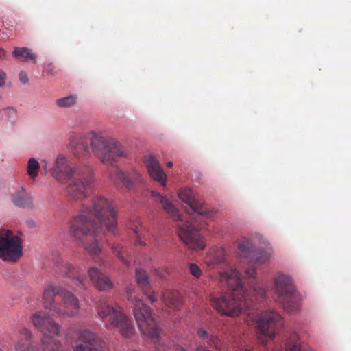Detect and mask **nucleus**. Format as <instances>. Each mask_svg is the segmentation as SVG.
Here are the masks:
<instances>
[{
    "label": "nucleus",
    "mask_w": 351,
    "mask_h": 351,
    "mask_svg": "<svg viewBox=\"0 0 351 351\" xmlns=\"http://www.w3.org/2000/svg\"><path fill=\"white\" fill-rule=\"evenodd\" d=\"M152 195L158 197L162 208L174 221H180V223L178 224V236L181 240L190 249L195 250L204 249L206 241L199 234V231L204 228V225L201 222L206 217L208 212L200 202L198 196L189 188L182 189L179 191V198L189 207L186 211L190 215V221H183L178 210L166 197L154 191L152 192Z\"/></svg>",
    "instance_id": "1"
},
{
    "label": "nucleus",
    "mask_w": 351,
    "mask_h": 351,
    "mask_svg": "<svg viewBox=\"0 0 351 351\" xmlns=\"http://www.w3.org/2000/svg\"><path fill=\"white\" fill-rule=\"evenodd\" d=\"M118 210L115 203L102 195L95 196L90 206L82 205L79 213L71 219V231L73 236L80 239L82 235L99 227L92 219L94 217L101 227L114 236L118 235Z\"/></svg>",
    "instance_id": "2"
},
{
    "label": "nucleus",
    "mask_w": 351,
    "mask_h": 351,
    "mask_svg": "<svg viewBox=\"0 0 351 351\" xmlns=\"http://www.w3.org/2000/svg\"><path fill=\"white\" fill-rule=\"evenodd\" d=\"M52 176L59 182L66 184V196L70 200L82 202L88 196L94 181L93 169L88 165L72 167L67 158L62 155L57 156L51 169Z\"/></svg>",
    "instance_id": "3"
},
{
    "label": "nucleus",
    "mask_w": 351,
    "mask_h": 351,
    "mask_svg": "<svg viewBox=\"0 0 351 351\" xmlns=\"http://www.w3.org/2000/svg\"><path fill=\"white\" fill-rule=\"evenodd\" d=\"M219 280L230 291L210 295L211 305L218 313L229 317H237L243 309L250 308L251 300L248 298L247 290L237 270L230 269L219 273Z\"/></svg>",
    "instance_id": "4"
},
{
    "label": "nucleus",
    "mask_w": 351,
    "mask_h": 351,
    "mask_svg": "<svg viewBox=\"0 0 351 351\" xmlns=\"http://www.w3.org/2000/svg\"><path fill=\"white\" fill-rule=\"evenodd\" d=\"M127 298L133 304V313L141 333L149 337L154 343H158L160 340L161 328L149 307L142 302L134 287L128 289Z\"/></svg>",
    "instance_id": "5"
},
{
    "label": "nucleus",
    "mask_w": 351,
    "mask_h": 351,
    "mask_svg": "<svg viewBox=\"0 0 351 351\" xmlns=\"http://www.w3.org/2000/svg\"><path fill=\"white\" fill-rule=\"evenodd\" d=\"M96 311L98 317L106 322V328H117L125 338L133 336L134 328L121 307L117 303L112 304L105 299H100L97 302Z\"/></svg>",
    "instance_id": "6"
},
{
    "label": "nucleus",
    "mask_w": 351,
    "mask_h": 351,
    "mask_svg": "<svg viewBox=\"0 0 351 351\" xmlns=\"http://www.w3.org/2000/svg\"><path fill=\"white\" fill-rule=\"evenodd\" d=\"M89 140L94 155L104 164L112 165L118 158L127 156L122 145L111 136L93 132Z\"/></svg>",
    "instance_id": "7"
},
{
    "label": "nucleus",
    "mask_w": 351,
    "mask_h": 351,
    "mask_svg": "<svg viewBox=\"0 0 351 351\" xmlns=\"http://www.w3.org/2000/svg\"><path fill=\"white\" fill-rule=\"evenodd\" d=\"M273 290L278 301L289 314L295 315L300 311L302 297L296 290L291 278L283 274H277L274 280Z\"/></svg>",
    "instance_id": "8"
},
{
    "label": "nucleus",
    "mask_w": 351,
    "mask_h": 351,
    "mask_svg": "<svg viewBox=\"0 0 351 351\" xmlns=\"http://www.w3.org/2000/svg\"><path fill=\"white\" fill-rule=\"evenodd\" d=\"M33 325L44 335L42 346L44 351H60V342L54 339L60 333V326L46 313L36 312L32 315Z\"/></svg>",
    "instance_id": "9"
},
{
    "label": "nucleus",
    "mask_w": 351,
    "mask_h": 351,
    "mask_svg": "<svg viewBox=\"0 0 351 351\" xmlns=\"http://www.w3.org/2000/svg\"><path fill=\"white\" fill-rule=\"evenodd\" d=\"M256 324L258 337L263 344H266L265 339H273L282 326V317L275 311H267L261 313H252L247 319Z\"/></svg>",
    "instance_id": "10"
},
{
    "label": "nucleus",
    "mask_w": 351,
    "mask_h": 351,
    "mask_svg": "<svg viewBox=\"0 0 351 351\" xmlns=\"http://www.w3.org/2000/svg\"><path fill=\"white\" fill-rule=\"evenodd\" d=\"M22 256V241L12 231L0 229V258L15 262Z\"/></svg>",
    "instance_id": "11"
},
{
    "label": "nucleus",
    "mask_w": 351,
    "mask_h": 351,
    "mask_svg": "<svg viewBox=\"0 0 351 351\" xmlns=\"http://www.w3.org/2000/svg\"><path fill=\"white\" fill-rule=\"evenodd\" d=\"M78 341L74 351H104V341L95 333L89 330H80Z\"/></svg>",
    "instance_id": "12"
},
{
    "label": "nucleus",
    "mask_w": 351,
    "mask_h": 351,
    "mask_svg": "<svg viewBox=\"0 0 351 351\" xmlns=\"http://www.w3.org/2000/svg\"><path fill=\"white\" fill-rule=\"evenodd\" d=\"M62 304H58L55 315L58 317H75L79 313L80 304L78 298L71 291L64 288L60 295Z\"/></svg>",
    "instance_id": "13"
},
{
    "label": "nucleus",
    "mask_w": 351,
    "mask_h": 351,
    "mask_svg": "<svg viewBox=\"0 0 351 351\" xmlns=\"http://www.w3.org/2000/svg\"><path fill=\"white\" fill-rule=\"evenodd\" d=\"M71 224V221L69 222ZM69 234L70 236L78 244L81 245L84 250L91 256L99 255L102 250V245L100 243L97 239V234L99 232V227H94L93 230L89 233L82 235L80 239L75 237L71 231V225H69Z\"/></svg>",
    "instance_id": "14"
},
{
    "label": "nucleus",
    "mask_w": 351,
    "mask_h": 351,
    "mask_svg": "<svg viewBox=\"0 0 351 351\" xmlns=\"http://www.w3.org/2000/svg\"><path fill=\"white\" fill-rule=\"evenodd\" d=\"M80 267L75 266L71 263L60 261L57 263L56 271L57 273L71 278L72 283L80 290L86 289V277L84 275H78L74 277V274L80 273Z\"/></svg>",
    "instance_id": "15"
},
{
    "label": "nucleus",
    "mask_w": 351,
    "mask_h": 351,
    "mask_svg": "<svg viewBox=\"0 0 351 351\" xmlns=\"http://www.w3.org/2000/svg\"><path fill=\"white\" fill-rule=\"evenodd\" d=\"M143 161L151 178L161 186H165L167 176L158 160L153 155H147L144 157Z\"/></svg>",
    "instance_id": "16"
},
{
    "label": "nucleus",
    "mask_w": 351,
    "mask_h": 351,
    "mask_svg": "<svg viewBox=\"0 0 351 351\" xmlns=\"http://www.w3.org/2000/svg\"><path fill=\"white\" fill-rule=\"evenodd\" d=\"M111 178L114 182H121L128 190H131L136 183L141 182V174L136 169L128 171L116 170Z\"/></svg>",
    "instance_id": "17"
},
{
    "label": "nucleus",
    "mask_w": 351,
    "mask_h": 351,
    "mask_svg": "<svg viewBox=\"0 0 351 351\" xmlns=\"http://www.w3.org/2000/svg\"><path fill=\"white\" fill-rule=\"evenodd\" d=\"M63 289L64 288L60 285L57 286L53 283H49L43 290L42 297L43 306L53 315L58 306V304L55 302L54 297L56 295L60 296Z\"/></svg>",
    "instance_id": "18"
},
{
    "label": "nucleus",
    "mask_w": 351,
    "mask_h": 351,
    "mask_svg": "<svg viewBox=\"0 0 351 351\" xmlns=\"http://www.w3.org/2000/svg\"><path fill=\"white\" fill-rule=\"evenodd\" d=\"M88 275L93 285L100 291L111 289L113 283L110 278L102 272L101 269L96 267H90L88 269Z\"/></svg>",
    "instance_id": "19"
},
{
    "label": "nucleus",
    "mask_w": 351,
    "mask_h": 351,
    "mask_svg": "<svg viewBox=\"0 0 351 351\" xmlns=\"http://www.w3.org/2000/svg\"><path fill=\"white\" fill-rule=\"evenodd\" d=\"M12 202L17 207L32 209L34 207L32 196L21 187L11 195Z\"/></svg>",
    "instance_id": "20"
},
{
    "label": "nucleus",
    "mask_w": 351,
    "mask_h": 351,
    "mask_svg": "<svg viewBox=\"0 0 351 351\" xmlns=\"http://www.w3.org/2000/svg\"><path fill=\"white\" fill-rule=\"evenodd\" d=\"M271 253L269 251L255 252L252 254L251 258H249L250 263L252 264L247 269H245V274L246 277L249 278H255L256 276V269L254 264L263 265L269 261Z\"/></svg>",
    "instance_id": "21"
},
{
    "label": "nucleus",
    "mask_w": 351,
    "mask_h": 351,
    "mask_svg": "<svg viewBox=\"0 0 351 351\" xmlns=\"http://www.w3.org/2000/svg\"><path fill=\"white\" fill-rule=\"evenodd\" d=\"M136 278L138 287L142 289L143 293L147 295V299H149L152 303L157 301L155 293L154 291L151 293L148 292L149 282L146 271L142 269H137L136 270Z\"/></svg>",
    "instance_id": "22"
},
{
    "label": "nucleus",
    "mask_w": 351,
    "mask_h": 351,
    "mask_svg": "<svg viewBox=\"0 0 351 351\" xmlns=\"http://www.w3.org/2000/svg\"><path fill=\"white\" fill-rule=\"evenodd\" d=\"M70 146L73 155L77 157L85 156L89 153L88 141L84 136L72 137L70 140Z\"/></svg>",
    "instance_id": "23"
},
{
    "label": "nucleus",
    "mask_w": 351,
    "mask_h": 351,
    "mask_svg": "<svg viewBox=\"0 0 351 351\" xmlns=\"http://www.w3.org/2000/svg\"><path fill=\"white\" fill-rule=\"evenodd\" d=\"M225 250L223 248H214L210 250L204 257V261L209 267H214L225 261Z\"/></svg>",
    "instance_id": "24"
},
{
    "label": "nucleus",
    "mask_w": 351,
    "mask_h": 351,
    "mask_svg": "<svg viewBox=\"0 0 351 351\" xmlns=\"http://www.w3.org/2000/svg\"><path fill=\"white\" fill-rule=\"evenodd\" d=\"M286 351H313L308 346L302 345L299 335L291 332L287 337L285 343Z\"/></svg>",
    "instance_id": "25"
},
{
    "label": "nucleus",
    "mask_w": 351,
    "mask_h": 351,
    "mask_svg": "<svg viewBox=\"0 0 351 351\" xmlns=\"http://www.w3.org/2000/svg\"><path fill=\"white\" fill-rule=\"evenodd\" d=\"M162 300L169 308L178 309L181 304L180 293L173 289L166 290L162 292Z\"/></svg>",
    "instance_id": "26"
},
{
    "label": "nucleus",
    "mask_w": 351,
    "mask_h": 351,
    "mask_svg": "<svg viewBox=\"0 0 351 351\" xmlns=\"http://www.w3.org/2000/svg\"><path fill=\"white\" fill-rule=\"evenodd\" d=\"M19 334V339L15 346V351H30L31 332L27 328H23L20 329Z\"/></svg>",
    "instance_id": "27"
},
{
    "label": "nucleus",
    "mask_w": 351,
    "mask_h": 351,
    "mask_svg": "<svg viewBox=\"0 0 351 351\" xmlns=\"http://www.w3.org/2000/svg\"><path fill=\"white\" fill-rule=\"evenodd\" d=\"M237 247L239 256L247 259L251 258L254 254V246L252 241L246 237H241L237 240Z\"/></svg>",
    "instance_id": "28"
},
{
    "label": "nucleus",
    "mask_w": 351,
    "mask_h": 351,
    "mask_svg": "<svg viewBox=\"0 0 351 351\" xmlns=\"http://www.w3.org/2000/svg\"><path fill=\"white\" fill-rule=\"evenodd\" d=\"M12 55L16 58L24 62H36L37 55L32 52V49L27 47H18L14 49Z\"/></svg>",
    "instance_id": "29"
},
{
    "label": "nucleus",
    "mask_w": 351,
    "mask_h": 351,
    "mask_svg": "<svg viewBox=\"0 0 351 351\" xmlns=\"http://www.w3.org/2000/svg\"><path fill=\"white\" fill-rule=\"evenodd\" d=\"M77 101L76 95H70L56 100V104L60 108H69L73 107Z\"/></svg>",
    "instance_id": "30"
},
{
    "label": "nucleus",
    "mask_w": 351,
    "mask_h": 351,
    "mask_svg": "<svg viewBox=\"0 0 351 351\" xmlns=\"http://www.w3.org/2000/svg\"><path fill=\"white\" fill-rule=\"evenodd\" d=\"M197 334L201 339L206 341L209 345L213 346L216 349H219L218 337L210 335L208 332L202 328L197 330Z\"/></svg>",
    "instance_id": "31"
},
{
    "label": "nucleus",
    "mask_w": 351,
    "mask_h": 351,
    "mask_svg": "<svg viewBox=\"0 0 351 351\" xmlns=\"http://www.w3.org/2000/svg\"><path fill=\"white\" fill-rule=\"evenodd\" d=\"M40 165L38 162L34 158H30L27 163V173L29 177L34 179L38 176V171Z\"/></svg>",
    "instance_id": "32"
},
{
    "label": "nucleus",
    "mask_w": 351,
    "mask_h": 351,
    "mask_svg": "<svg viewBox=\"0 0 351 351\" xmlns=\"http://www.w3.org/2000/svg\"><path fill=\"white\" fill-rule=\"evenodd\" d=\"M187 267L190 274L194 279H199L203 275V271L201 268L195 263H188Z\"/></svg>",
    "instance_id": "33"
},
{
    "label": "nucleus",
    "mask_w": 351,
    "mask_h": 351,
    "mask_svg": "<svg viewBox=\"0 0 351 351\" xmlns=\"http://www.w3.org/2000/svg\"><path fill=\"white\" fill-rule=\"evenodd\" d=\"M113 253H114L119 259L127 267L130 265V261L126 260L122 255L123 247L119 244H113L112 246Z\"/></svg>",
    "instance_id": "34"
},
{
    "label": "nucleus",
    "mask_w": 351,
    "mask_h": 351,
    "mask_svg": "<svg viewBox=\"0 0 351 351\" xmlns=\"http://www.w3.org/2000/svg\"><path fill=\"white\" fill-rule=\"evenodd\" d=\"M43 73L53 76L58 73V70L56 69V66L53 63L50 62L45 65Z\"/></svg>",
    "instance_id": "35"
},
{
    "label": "nucleus",
    "mask_w": 351,
    "mask_h": 351,
    "mask_svg": "<svg viewBox=\"0 0 351 351\" xmlns=\"http://www.w3.org/2000/svg\"><path fill=\"white\" fill-rule=\"evenodd\" d=\"M253 291L256 295L259 296L260 298H265L267 293V291L265 288L258 285H256L255 286L253 287Z\"/></svg>",
    "instance_id": "36"
},
{
    "label": "nucleus",
    "mask_w": 351,
    "mask_h": 351,
    "mask_svg": "<svg viewBox=\"0 0 351 351\" xmlns=\"http://www.w3.org/2000/svg\"><path fill=\"white\" fill-rule=\"evenodd\" d=\"M133 232L136 237L134 242L135 245H145V243L141 239L140 230L138 228L134 229Z\"/></svg>",
    "instance_id": "37"
},
{
    "label": "nucleus",
    "mask_w": 351,
    "mask_h": 351,
    "mask_svg": "<svg viewBox=\"0 0 351 351\" xmlns=\"http://www.w3.org/2000/svg\"><path fill=\"white\" fill-rule=\"evenodd\" d=\"M154 272L160 277L164 278L165 274H169V269L166 267H163L161 268L155 269Z\"/></svg>",
    "instance_id": "38"
},
{
    "label": "nucleus",
    "mask_w": 351,
    "mask_h": 351,
    "mask_svg": "<svg viewBox=\"0 0 351 351\" xmlns=\"http://www.w3.org/2000/svg\"><path fill=\"white\" fill-rule=\"evenodd\" d=\"M20 81L25 84L29 82V78L27 77V73L25 71H21L19 75Z\"/></svg>",
    "instance_id": "39"
},
{
    "label": "nucleus",
    "mask_w": 351,
    "mask_h": 351,
    "mask_svg": "<svg viewBox=\"0 0 351 351\" xmlns=\"http://www.w3.org/2000/svg\"><path fill=\"white\" fill-rule=\"evenodd\" d=\"M7 112L8 114L10 116L11 119H14L16 117V111L12 108H8L5 109Z\"/></svg>",
    "instance_id": "40"
},
{
    "label": "nucleus",
    "mask_w": 351,
    "mask_h": 351,
    "mask_svg": "<svg viewBox=\"0 0 351 351\" xmlns=\"http://www.w3.org/2000/svg\"><path fill=\"white\" fill-rule=\"evenodd\" d=\"M6 73L0 69V86H3L5 83Z\"/></svg>",
    "instance_id": "41"
},
{
    "label": "nucleus",
    "mask_w": 351,
    "mask_h": 351,
    "mask_svg": "<svg viewBox=\"0 0 351 351\" xmlns=\"http://www.w3.org/2000/svg\"><path fill=\"white\" fill-rule=\"evenodd\" d=\"M6 51L4 49L0 47V62L5 59L6 58Z\"/></svg>",
    "instance_id": "42"
},
{
    "label": "nucleus",
    "mask_w": 351,
    "mask_h": 351,
    "mask_svg": "<svg viewBox=\"0 0 351 351\" xmlns=\"http://www.w3.org/2000/svg\"><path fill=\"white\" fill-rule=\"evenodd\" d=\"M174 351H186V350L182 348H177Z\"/></svg>",
    "instance_id": "43"
},
{
    "label": "nucleus",
    "mask_w": 351,
    "mask_h": 351,
    "mask_svg": "<svg viewBox=\"0 0 351 351\" xmlns=\"http://www.w3.org/2000/svg\"><path fill=\"white\" fill-rule=\"evenodd\" d=\"M167 165L168 167H173V162L169 161L167 162Z\"/></svg>",
    "instance_id": "44"
},
{
    "label": "nucleus",
    "mask_w": 351,
    "mask_h": 351,
    "mask_svg": "<svg viewBox=\"0 0 351 351\" xmlns=\"http://www.w3.org/2000/svg\"><path fill=\"white\" fill-rule=\"evenodd\" d=\"M241 351H251V350L250 349H248V348H245V349H243Z\"/></svg>",
    "instance_id": "45"
},
{
    "label": "nucleus",
    "mask_w": 351,
    "mask_h": 351,
    "mask_svg": "<svg viewBox=\"0 0 351 351\" xmlns=\"http://www.w3.org/2000/svg\"><path fill=\"white\" fill-rule=\"evenodd\" d=\"M0 351H1V350L0 349Z\"/></svg>",
    "instance_id": "46"
}]
</instances>
